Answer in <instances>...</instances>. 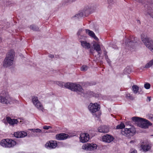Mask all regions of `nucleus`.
<instances>
[{
  "instance_id": "nucleus-43",
  "label": "nucleus",
  "mask_w": 153,
  "mask_h": 153,
  "mask_svg": "<svg viewBox=\"0 0 153 153\" xmlns=\"http://www.w3.org/2000/svg\"><path fill=\"white\" fill-rule=\"evenodd\" d=\"M105 58L106 59L107 61H108L107 59H108V56L107 55H105Z\"/></svg>"
},
{
  "instance_id": "nucleus-9",
  "label": "nucleus",
  "mask_w": 153,
  "mask_h": 153,
  "mask_svg": "<svg viewBox=\"0 0 153 153\" xmlns=\"http://www.w3.org/2000/svg\"><path fill=\"white\" fill-rule=\"evenodd\" d=\"M100 105L97 103H90L88 105V108L90 111L93 113L98 111L100 109Z\"/></svg>"
},
{
  "instance_id": "nucleus-27",
  "label": "nucleus",
  "mask_w": 153,
  "mask_h": 153,
  "mask_svg": "<svg viewBox=\"0 0 153 153\" xmlns=\"http://www.w3.org/2000/svg\"><path fill=\"white\" fill-rule=\"evenodd\" d=\"M125 97L127 99L131 100H133L134 99V97L132 96V94H131L130 93H126Z\"/></svg>"
},
{
  "instance_id": "nucleus-11",
  "label": "nucleus",
  "mask_w": 153,
  "mask_h": 153,
  "mask_svg": "<svg viewBox=\"0 0 153 153\" xmlns=\"http://www.w3.org/2000/svg\"><path fill=\"white\" fill-rule=\"evenodd\" d=\"M97 146L96 144L87 143L84 144L82 146V148L84 150L91 151L96 149Z\"/></svg>"
},
{
  "instance_id": "nucleus-18",
  "label": "nucleus",
  "mask_w": 153,
  "mask_h": 153,
  "mask_svg": "<svg viewBox=\"0 0 153 153\" xmlns=\"http://www.w3.org/2000/svg\"><path fill=\"white\" fill-rule=\"evenodd\" d=\"M137 38L135 37L134 41L130 40L129 39H127L126 41V45L128 47H132L135 45V44L136 42L135 40Z\"/></svg>"
},
{
  "instance_id": "nucleus-33",
  "label": "nucleus",
  "mask_w": 153,
  "mask_h": 153,
  "mask_svg": "<svg viewBox=\"0 0 153 153\" xmlns=\"http://www.w3.org/2000/svg\"><path fill=\"white\" fill-rule=\"evenodd\" d=\"M88 67L85 65H83L81 68V70L82 71H86L88 69Z\"/></svg>"
},
{
  "instance_id": "nucleus-37",
  "label": "nucleus",
  "mask_w": 153,
  "mask_h": 153,
  "mask_svg": "<svg viewBox=\"0 0 153 153\" xmlns=\"http://www.w3.org/2000/svg\"><path fill=\"white\" fill-rule=\"evenodd\" d=\"M76 0H65V4L66 3H71L75 1Z\"/></svg>"
},
{
  "instance_id": "nucleus-46",
  "label": "nucleus",
  "mask_w": 153,
  "mask_h": 153,
  "mask_svg": "<svg viewBox=\"0 0 153 153\" xmlns=\"http://www.w3.org/2000/svg\"><path fill=\"white\" fill-rule=\"evenodd\" d=\"M95 83H94V84H90V85H95Z\"/></svg>"
},
{
  "instance_id": "nucleus-25",
  "label": "nucleus",
  "mask_w": 153,
  "mask_h": 153,
  "mask_svg": "<svg viewBox=\"0 0 153 153\" xmlns=\"http://www.w3.org/2000/svg\"><path fill=\"white\" fill-rule=\"evenodd\" d=\"M34 105L39 110L43 111V106L42 104L39 101L36 102Z\"/></svg>"
},
{
  "instance_id": "nucleus-22",
  "label": "nucleus",
  "mask_w": 153,
  "mask_h": 153,
  "mask_svg": "<svg viewBox=\"0 0 153 153\" xmlns=\"http://www.w3.org/2000/svg\"><path fill=\"white\" fill-rule=\"evenodd\" d=\"M132 91L134 93L136 94L137 93L138 94H142L143 92L140 90L139 91V88L137 85H134L132 86Z\"/></svg>"
},
{
  "instance_id": "nucleus-14",
  "label": "nucleus",
  "mask_w": 153,
  "mask_h": 153,
  "mask_svg": "<svg viewBox=\"0 0 153 153\" xmlns=\"http://www.w3.org/2000/svg\"><path fill=\"white\" fill-rule=\"evenodd\" d=\"M57 146L56 141L51 140L48 141L45 144V147L51 149H55Z\"/></svg>"
},
{
  "instance_id": "nucleus-7",
  "label": "nucleus",
  "mask_w": 153,
  "mask_h": 153,
  "mask_svg": "<svg viewBox=\"0 0 153 153\" xmlns=\"http://www.w3.org/2000/svg\"><path fill=\"white\" fill-rule=\"evenodd\" d=\"M136 130L134 128H125L122 130L121 134L125 136L129 137L133 136Z\"/></svg>"
},
{
  "instance_id": "nucleus-26",
  "label": "nucleus",
  "mask_w": 153,
  "mask_h": 153,
  "mask_svg": "<svg viewBox=\"0 0 153 153\" xmlns=\"http://www.w3.org/2000/svg\"><path fill=\"white\" fill-rule=\"evenodd\" d=\"M152 66H153V59L146 65L145 68H148Z\"/></svg>"
},
{
  "instance_id": "nucleus-21",
  "label": "nucleus",
  "mask_w": 153,
  "mask_h": 153,
  "mask_svg": "<svg viewBox=\"0 0 153 153\" xmlns=\"http://www.w3.org/2000/svg\"><path fill=\"white\" fill-rule=\"evenodd\" d=\"M80 42L81 43V46L83 48L86 49H88L90 48L91 45L89 42H88L86 41H80Z\"/></svg>"
},
{
  "instance_id": "nucleus-38",
  "label": "nucleus",
  "mask_w": 153,
  "mask_h": 153,
  "mask_svg": "<svg viewBox=\"0 0 153 153\" xmlns=\"http://www.w3.org/2000/svg\"><path fill=\"white\" fill-rule=\"evenodd\" d=\"M109 5L110 6L113 4V0H107Z\"/></svg>"
},
{
  "instance_id": "nucleus-48",
  "label": "nucleus",
  "mask_w": 153,
  "mask_h": 153,
  "mask_svg": "<svg viewBox=\"0 0 153 153\" xmlns=\"http://www.w3.org/2000/svg\"><path fill=\"white\" fill-rule=\"evenodd\" d=\"M152 136H153V135H152Z\"/></svg>"
},
{
  "instance_id": "nucleus-23",
  "label": "nucleus",
  "mask_w": 153,
  "mask_h": 153,
  "mask_svg": "<svg viewBox=\"0 0 153 153\" xmlns=\"http://www.w3.org/2000/svg\"><path fill=\"white\" fill-rule=\"evenodd\" d=\"M152 145L150 144H142L141 147L143 151L145 152L149 150L151 148Z\"/></svg>"
},
{
  "instance_id": "nucleus-39",
  "label": "nucleus",
  "mask_w": 153,
  "mask_h": 153,
  "mask_svg": "<svg viewBox=\"0 0 153 153\" xmlns=\"http://www.w3.org/2000/svg\"><path fill=\"white\" fill-rule=\"evenodd\" d=\"M51 127L49 126H45L43 127V128L45 130H48L50 128H51Z\"/></svg>"
},
{
  "instance_id": "nucleus-32",
  "label": "nucleus",
  "mask_w": 153,
  "mask_h": 153,
  "mask_svg": "<svg viewBox=\"0 0 153 153\" xmlns=\"http://www.w3.org/2000/svg\"><path fill=\"white\" fill-rule=\"evenodd\" d=\"M30 130L33 132H36L37 133H41L42 132V130L38 128L37 129H30Z\"/></svg>"
},
{
  "instance_id": "nucleus-4",
  "label": "nucleus",
  "mask_w": 153,
  "mask_h": 153,
  "mask_svg": "<svg viewBox=\"0 0 153 153\" xmlns=\"http://www.w3.org/2000/svg\"><path fill=\"white\" fill-rule=\"evenodd\" d=\"M141 38L145 46L153 52V41L143 34L141 35Z\"/></svg>"
},
{
  "instance_id": "nucleus-41",
  "label": "nucleus",
  "mask_w": 153,
  "mask_h": 153,
  "mask_svg": "<svg viewBox=\"0 0 153 153\" xmlns=\"http://www.w3.org/2000/svg\"><path fill=\"white\" fill-rule=\"evenodd\" d=\"M49 57L51 58H53L54 57V56L52 54H50L48 56Z\"/></svg>"
},
{
  "instance_id": "nucleus-45",
  "label": "nucleus",
  "mask_w": 153,
  "mask_h": 153,
  "mask_svg": "<svg viewBox=\"0 0 153 153\" xmlns=\"http://www.w3.org/2000/svg\"><path fill=\"white\" fill-rule=\"evenodd\" d=\"M134 140H132L130 141V143H134Z\"/></svg>"
},
{
  "instance_id": "nucleus-13",
  "label": "nucleus",
  "mask_w": 153,
  "mask_h": 153,
  "mask_svg": "<svg viewBox=\"0 0 153 153\" xmlns=\"http://www.w3.org/2000/svg\"><path fill=\"white\" fill-rule=\"evenodd\" d=\"M80 141L82 143L87 142L89 139V134L87 133H81L80 134Z\"/></svg>"
},
{
  "instance_id": "nucleus-3",
  "label": "nucleus",
  "mask_w": 153,
  "mask_h": 153,
  "mask_svg": "<svg viewBox=\"0 0 153 153\" xmlns=\"http://www.w3.org/2000/svg\"><path fill=\"white\" fill-rule=\"evenodd\" d=\"M64 87L73 91H76L79 93V92L82 91V87L80 85L73 83L68 82L64 83Z\"/></svg>"
},
{
  "instance_id": "nucleus-1",
  "label": "nucleus",
  "mask_w": 153,
  "mask_h": 153,
  "mask_svg": "<svg viewBox=\"0 0 153 153\" xmlns=\"http://www.w3.org/2000/svg\"><path fill=\"white\" fill-rule=\"evenodd\" d=\"M14 56V51L10 50L7 53L6 57L4 60L3 66L4 67H7L11 65L13 63Z\"/></svg>"
},
{
  "instance_id": "nucleus-2",
  "label": "nucleus",
  "mask_w": 153,
  "mask_h": 153,
  "mask_svg": "<svg viewBox=\"0 0 153 153\" xmlns=\"http://www.w3.org/2000/svg\"><path fill=\"white\" fill-rule=\"evenodd\" d=\"M131 119L132 120L136 123L140 124V127L142 128H148L149 126L152 124L149 120L140 117H134Z\"/></svg>"
},
{
  "instance_id": "nucleus-47",
  "label": "nucleus",
  "mask_w": 153,
  "mask_h": 153,
  "mask_svg": "<svg viewBox=\"0 0 153 153\" xmlns=\"http://www.w3.org/2000/svg\"><path fill=\"white\" fill-rule=\"evenodd\" d=\"M104 54L105 55H107V52H105L104 53Z\"/></svg>"
},
{
  "instance_id": "nucleus-35",
  "label": "nucleus",
  "mask_w": 153,
  "mask_h": 153,
  "mask_svg": "<svg viewBox=\"0 0 153 153\" xmlns=\"http://www.w3.org/2000/svg\"><path fill=\"white\" fill-rule=\"evenodd\" d=\"M56 84L58 85L59 86L62 87H63V86H64V82L60 81H58L56 82Z\"/></svg>"
},
{
  "instance_id": "nucleus-10",
  "label": "nucleus",
  "mask_w": 153,
  "mask_h": 153,
  "mask_svg": "<svg viewBox=\"0 0 153 153\" xmlns=\"http://www.w3.org/2000/svg\"><path fill=\"white\" fill-rule=\"evenodd\" d=\"M93 47L94 50L92 49L90 50V53L93 54L94 52V50H95L97 53L99 55L101 53V50L100 44L97 42H94L93 44Z\"/></svg>"
},
{
  "instance_id": "nucleus-24",
  "label": "nucleus",
  "mask_w": 153,
  "mask_h": 153,
  "mask_svg": "<svg viewBox=\"0 0 153 153\" xmlns=\"http://www.w3.org/2000/svg\"><path fill=\"white\" fill-rule=\"evenodd\" d=\"M6 120L8 123L11 125L16 124L19 122L18 120L15 119H12L9 117H7L6 118Z\"/></svg>"
},
{
  "instance_id": "nucleus-20",
  "label": "nucleus",
  "mask_w": 153,
  "mask_h": 153,
  "mask_svg": "<svg viewBox=\"0 0 153 153\" xmlns=\"http://www.w3.org/2000/svg\"><path fill=\"white\" fill-rule=\"evenodd\" d=\"M86 33L88 34L90 36L94 38L95 40H98V38L96 36L94 33L92 31H91L89 29H86L85 30Z\"/></svg>"
},
{
  "instance_id": "nucleus-42",
  "label": "nucleus",
  "mask_w": 153,
  "mask_h": 153,
  "mask_svg": "<svg viewBox=\"0 0 153 153\" xmlns=\"http://www.w3.org/2000/svg\"><path fill=\"white\" fill-rule=\"evenodd\" d=\"M147 99L149 101H150L151 100V98L150 97H147Z\"/></svg>"
},
{
  "instance_id": "nucleus-44",
  "label": "nucleus",
  "mask_w": 153,
  "mask_h": 153,
  "mask_svg": "<svg viewBox=\"0 0 153 153\" xmlns=\"http://www.w3.org/2000/svg\"><path fill=\"white\" fill-rule=\"evenodd\" d=\"M130 153H137V151L136 150H134Z\"/></svg>"
},
{
  "instance_id": "nucleus-12",
  "label": "nucleus",
  "mask_w": 153,
  "mask_h": 153,
  "mask_svg": "<svg viewBox=\"0 0 153 153\" xmlns=\"http://www.w3.org/2000/svg\"><path fill=\"white\" fill-rule=\"evenodd\" d=\"M79 94H80L84 97H87L88 96H91L92 97H98V94H95L93 92L90 91H84L82 89V91L81 92H79Z\"/></svg>"
},
{
  "instance_id": "nucleus-6",
  "label": "nucleus",
  "mask_w": 153,
  "mask_h": 153,
  "mask_svg": "<svg viewBox=\"0 0 153 153\" xmlns=\"http://www.w3.org/2000/svg\"><path fill=\"white\" fill-rule=\"evenodd\" d=\"M16 144V142L12 139H3L0 142V144L2 146L7 148L13 147Z\"/></svg>"
},
{
  "instance_id": "nucleus-29",
  "label": "nucleus",
  "mask_w": 153,
  "mask_h": 153,
  "mask_svg": "<svg viewBox=\"0 0 153 153\" xmlns=\"http://www.w3.org/2000/svg\"><path fill=\"white\" fill-rule=\"evenodd\" d=\"M32 101L33 105L39 101L38 100L37 97L36 96H33L32 97Z\"/></svg>"
},
{
  "instance_id": "nucleus-36",
  "label": "nucleus",
  "mask_w": 153,
  "mask_h": 153,
  "mask_svg": "<svg viewBox=\"0 0 153 153\" xmlns=\"http://www.w3.org/2000/svg\"><path fill=\"white\" fill-rule=\"evenodd\" d=\"M144 87L146 89H149L150 87V85L149 83H146L144 84Z\"/></svg>"
},
{
  "instance_id": "nucleus-28",
  "label": "nucleus",
  "mask_w": 153,
  "mask_h": 153,
  "mask_svg": "<svg viewBox=\"0 0 153 153\" xmlns=\"http://www.w3.org/2000/svg\"><path fill=\"white\" fill-rule=\"evenodd\" d=\"M125 127V125L124 124L121 122L120 124L118 125L116 127V129H123V128H124Z\"/></svg>"
},
{
  "instance_id": "nucleus-40",
  "label": "nucleus",
  "mask_w": 153,
  "mask_h": 153,
  "mask_svg": "<svg viewBox=\"0 0 153 153\" xmlns=\"http://www.w3.org/2000/svg\"><path fill=\"white\" fill-rule=\"evenodd\" d=\"M149 118L151 120L153 121V115L152 114H150L148 116Z\"/></svg>"
},
{
  "instance_id": "nucleus-8",
  "label": "nucleus",
  "mask_w": 153,
  "mask_h": 153,
  "mask_svg": "<svg viewBox=\"0 0 153 153\" xmlns=\"http://www.w3.org/2000/svg\"><path fill=\"white\" fill-rule=\"evenodd\" d=\"M7 93L5 91H3L2 94L3 95H0V102L3 104L7 105L10 103V97L7 95Z\"/></svg>"
},
{
  "instance_id": "nucleus-30",
  "label": "nucleus",
  "mask_w": 153,
  "mask_h": 153,
  "mask_svg": "<svg viewBox=\"0 0 153 153\" xmlns=\"http://www.w3.org/2000/svg\"><path fill=\"white\" fill-rule=\"evenodd\" d=\"M30 28L31 29L34 31H38L39 29L38 27L34 25H30Z\"/></svg>"
},
{
  "instance_id": "nucleus-17",
  "label": "nucleus",
  "mask_w": 153,
  "mask_h": 153,
  "mask_svg": "<svg viewBox=\"0 0 153 153\" xmlns=\"http://www.w3.org/2000/svg\"><path fill=\"white\" fill-rule=\"evenodd\" d=\"M14 135V137L17 138H23L27 135V133L22 131H18L15 132Z\"/></svg>"
},
{
  "instance_id": "nucleus-34",
  "label": "nucleus",
  "mask_w": 153,
  "mask_h": 153,
  "mask_svg": "<svg viewBox=\"0 0 153 153\" xmlns=\"http://www.w3.org/2000/svg\"><path fill=\"white\" fill-rule=\"evenodd\" d=\"M131 71V69L129 68H126L124 71V73L126 74H129Z\"/></svg>"
},
{
  "instance_id": "nucleus-5",
  "label": "nucleus",
  "mask_w": 153,
  "mask_h": 153,
  "mask_svg": "<svg viewBox=\"0 0 153 153\" xmlns=\"http://www.w3.org/2000/svg\"><path fill=\"white\" fill-rule=\"evenodd\" d=\"M92 9L91 5H89L86 6L82 11L76 14L74 16V17L79 19L83 16H86L87 15H88L91 13Z\"/></svg>"
},
{
  "instance_id": "nucleus-31",
  "label": "nucleus",
  "mask_w": 153,
  "mask_h": 153,
  "mask_svg": "<svg viewBox=\"0 0 153 153\" xmlns=\"http://www.w3.org/2000/svg\"><path fill=\"white\" fill-rule=\"evenodd\" d=\"M10 101L11 103H9V104L11 105L13 103H17L18 102V101L15 99L10 97Z\"/></svg>"
},
{
  "instance_id": "nucleus-16",
  "label": "nucleus",
  "mask_w": 153,
  "mask_h": 153,
  "mask_svg": "<svg viewBox=\"0 0 153 153\" xmlns=\"http://www.w3.org/2000/svg\"><path fill=\"white\" fill-rule=\"evenodd\" d=\"M114 138L112 136L108 134H106L102 137V140L103 142L109 143L113 141Z\"/></svg>"
},
{
  "instance_id": "nucleus-19",
  "label": "nucleus",
  "mask_w": 153,
  "mask_h": 153,
  "mask_svg": "<svg viewBox=\"0 0 153 153\" xmlns=\"http://www.w3.org/2000/svg\"><path fill=\"white\" fill-rule=\"evenodd\" d=\"M98 130L100 132L107 133L109 131V128L106 126H103L99 127Z\"/></svg>"
},
{
  "instance_id": "nucleus-15",
  "label": "nucleus",
  "mask_w": 153,
  "mask_h": 153,
  "mask_svg": "<svg viewBox=\"0 0 153 153\" xmlns=\"http://www.w3.org/2000/svg\"><path fill=\"white\" fill-rule=\"evenodd\" d=\"M69 135L65 133H60L56 135L55 137L58 140H63L67 139Z\"/></svg>"
}]
</instances>
